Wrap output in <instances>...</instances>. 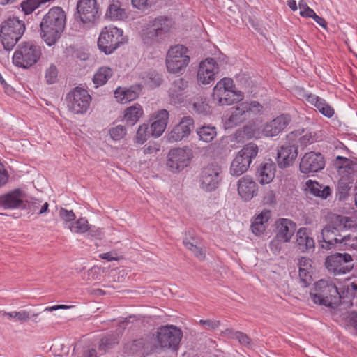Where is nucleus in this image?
<instances>
[{"instance_id": "obj_28", "label": "nucleus", "mask_w": 357, "mask_h": 357, "mask_svg": "<svg viewBox=\"0 0 357 357\" xmlns=\"http://www.w3.org/2000/svg\"><path fill=\"white\" fill-rule=\"evenodd\" d=\"M242 103L236 107L231 108L229 116L224 121L225 129H231L238 126L248 118Z\"/></svg>"}, {"instance_id": "obj_60", "label": "nucleus", "mask_w": 357, "mask_h": 357, "mask_svg": "<svg viewBox=\"0 0 357 357\" xmlns=\"http://www.w3.org/2000/svg\"><path fill=\"white\" fill-rule=\"evenodd\" d=\"M305 8L303 10L300 11V15L301 17H311L312 18L316 13L310 8L307 4H305Z\"/></svg>"}, {"instance_id": "obj_30", "label": "nucleus", "mask_w": 357, "mask_h": 357, "mask_svg": "<svg viewBox=\"0 0 357 357\" xmlns=\"http://www.w3.org/2000/svg\"><path fill=\"white\" fill-rule=\"evenodd\" d=\"M169 112L166 109H161L155 116V120L150 126L152 137H158L165 131L168 123Z\"/></svg>"}, {"instance_id": "obj_6", "label": "nucleus", "mask_w": 357, "mask_h": 357, "mask_svg": "<svg viewBox=\"0 0 357 357\" xmlns=\"http://www.w3.org/2000/svg\"><path fill=\"white\" fill-rule=\"evenodd\" d=\"M42 56L41 48L33 42L20 43L13 55V63L18 67L28 69L34 66Z\"/></svg>"}, {"instance_id": "obj_4", "label": "nucleus", "mask_w": 357, "mask_h": 357, "mask_svg": "<svg viewBox=\"0 0 357 357\" xmlns=\"http://www.w3.org/2000/svg\"><path fill=\"white\" fill-rule=\"evenodd\" d=\"M310 296L314 303L319 305L334 309L340 305L338 287L331 281L320 280L315 282Z\"/></svg>"}, {"instance_id": "obj_15", "label": "nucleus", "mask_w": 357, "mask_h": 357, "mask_svg": "<svg viewBox=\"0 0 357 357\" xmlns=\"http://www.w3.org/2000/svg\"><path fill=\"white\" fill-rule=\"evenodd\" d=\"M183 336L181 329L175 326H161L157 334V340L162 348H168L174 351L178 349Z\"/></svg>"}, {"instance_id": "obj_3", "label": "nucleus", "mask_w": 357, "mask_h": 357, "mask_svg": "<svg viewBox=\"0 0 357 357\" xmlns=\"http://www.w3.org/2000/svg\"><path fill=\"white\" fill-rule=\"evenodd\" d=\"M351 218L341 215H335L331 219L321 231V237L324 243L321 248L325 250H331L333 247L340 244V240L342 236L341 232L347 230L351 227Z\"/></svg>"}, {"instance_id": "obj_11", "label": "nucleus", "mask_w": 357, "mask_h": 357, "mask_svg": "<svg viewBox=\"0 0 357 357\" xmlns=\"http://www.w3.org/2000/svg\"><path fill=\"white\" fill-rule=\"evenodd\" d=\"M66 101L70 112L75 114H83L89 109L91 96L86 89L76 86L66 94Z\"/></svg>"}, {"instance_id": "obj_9", "label": "nucleus", "mask_w": 357, "mask_h": 357, "mask_svg": "<svg viewBox=\"0 0 357 357\" xmlns=\"http://www.w3.org/2000/svg\"><path fill=\"white\" fill-rule=\"evenodd\" d=\"M258 152V146L255 143L250 142L245 144L232 160L230 174L237 177L247 172Z\"/></svg>"}, {"instance_id": "obj_61", "label": "nucleus", "mask_w": 357, "mask_h": 357, "mask_svg": "<svg viewBox=\"0 0 357 357\" xmlns=\"http://www.w3.org/2000/svg\"><path fill=\"white\" fill-rule=\"evenodd\" d=\"M16 319L20 321H26L30 319L29 312L26 310L16 312Z\"/></svg>"}, {"instance_id": "obj_26", "label": "nucleus", "mask_w": 357, "mask_h": 357, "mask_svg": "<svg viewBox=\"0 0 357 357\" xmlns=\"http://www.w3.org/2000/svg\"><path fill=\"white\" fill-rule=\"evenodd\" d=\"M188 86V82L183 77H179L173 81L169 89V96L171 101L175 104L181 103L184 100V91Z\"/></svg>"}, {"instance_id": "obj_62", "label": "nucleus", "mask_w": 357, "mask_h": 357, "mask_svg": "<svg viewBox=\"0 0 357 357\" xmlns=\"http://www.w3.org/2000/svg\"><path fill=\"white\" fill-rule=\"evenodd\" d=\"M264 202L268 204H273L275 203V195L273 191L270 190L267 192L264 197Z\"/></svg>"}, {"instance_id": "obj_52", "label": "nucleus", "mask_w": 357, "mask_h": 357, "mask_svg": "<svg viewBox=\"0 0 357 357\" xmlns=\"http://www.w3.org/2000/svg\"><path fill=\"white\" fill-rule=\"evenodd\" d=\"M199 324L206 330L214 331L220 326V321L215 319H200Z\"/></svg>"}, {"instance_id": "obj_2", "label": "nucleus", "mask_w": 357, "mask_h": 357, "mask_svg": "<svg viewBox=\"0 0 357 357\" xmlns=\"http://www.w3.org/2000/svg\"><path fill=\"white\" fill-rule=\"evenodd\" d=\"M66 15L63 10L59 6L52 7L43 17L40 24V36L49 46L54 45L66 26Z\"/></svg>"}, {"instance_id": "obj_23", "label": "nucleus", "mask_w": 357, "mask_h": 357, "mask_svg": "<svg viewBox=\"0 0 357 357\" xmlns=\"http://www.w3.org/2000/svg\"><path fill=\"white\" fill-rule=\"evenodd\" d=\"M0 206L4 209L25 208L24 193L19 189H15L0 196Z\"/></svg>"}, {"instance_id": "obj_21", "label": "nucleus", "mask_w": 357, "mask_h": 357, "mask_svg": "<svg viewBox=\"0 0 357 357\" xmlns=\"http://www.w3.org/2000/svg\"><path fill=\"white\" fill-rule=\"evenodd\" d=\"M77 11L84 24L94 22L98 18L96 0H79L77 3Z\"/></svg>"}, {"instance_id": "obj_24", "label": "nucleus", "mask_w": 357, "mask_h": 357, "mask_svg": "<svg viewBox=\"0 0 357 357\" xmlns=\"http://www.w3.org/2000/svg\"><path fill=\"white\" fill-rule=\"evenodd\" d=\"M258 191L257 184L250 176L241 177L238 181V192L245 202L251 200Z\"/></svg>"}, {"instance_id": "obj_56", "label": "nucleus", "mask_w": 357, "mask_h": 357, "mask_svg": "<svg viewBox=\"0 0 357 357\" xmlns=\"http://www.w3.org/2000/svg\"><path fill=\"white\" fill-rule=\"evenodd\" d=\"M301 146H307L314 142L313 135L311 132H306L298 139Z\"/></svg>"}, {"instance_id": "obj_45", "label": "nucleus", "mask_w": 357, "mask_h": 357, "mask_svg": "<svg viewBox=\"0 0 357 357\" xmlns=\"http://www.w3.org/2000/svg\"><path fill=\"white\" fill-rule=\"evenodd\" d=\"M337 248L340 250H357V237L350 234L343 235Z\"/></svg>"}, {"instance_id": "obj_58", "label": "nucleus", "mask_w": 357, "mask_h": 357, "mask_svg": "<svg viewBox=\"0 0 357 357\" xmlns=\"http://www.w3.org/2000/svg\"><path fill=\"white\" fill-rule=\"evenodd\" d=\"M8 180V175L3 165L0 162V186L4 185Z\"/></svg>"}, {"instance_id": "obj_38", "label": "nucleus", "mask_w": 357, "mask_h": 357, "mask_svg": "<svg viewBox=\"0 0 357 357\" xmlns=\"http://www.w3.org/2000/svg\"><path fill=\"white\" fill-rule=\"evenodd\" d=\"M222 335L229 339L238 340L243 346L250 347L251 345L250 338L241 331H234L232 328H227L222 332Z\"/></svg>"}, {"instance_id": "obj_43", "label": "nucleus", "mask_w": 357, "mask_h": 357, "mask_svg": "<svg viewBox=\"0 0 357 357\" xmlns=\"http://www.w3.org/2000/svg\"><path fill=\"white\" fill-rule=\"evenodd\" d=\"M142 79L144 84L151 89L159 86L162 82L161 75L155 70L145 72L142 75Z\"/></svg>"}, {"instance_id": "obj_55", "label": "nucleus", "mask_w": 357, "mask_h": 357, "mask_svg": "<svg viewBox=\"0 0 357 357\" xmlns=\"http://www.w3.org/2000/svg\"><path fill=\"white\" fill-rule=\"evenodd\" d=\"M41 202L40 199L34 197H29V199H24V204L26 205V207H29L33 211L38 209Z\"/></svg>"}, {"instance_id": "obj_51", "label": "nucleus", "mask_w": 357, "mask_h": 357, "mask_svg": "<svg viewBox=\"0 0 357 357\" xmlns=\"http://www.w3.org/2000/svg\"><path fill=\"white\" fill-rule=\"evenodd\" d=\"M298 273L300 283L301 286L303 287H308L312 281V277L310 272L307 271V268L304 267H299Z\"/></svg>"}, {"instance_id": "obj_29", "label": "nucleus", "mask_w": 357, "mask_h": 357, "mask_svg": "<svg viewBox=\"0 0 357 357\" xmlns=\"http://www.w3.org/2000/svg\"><path fill=\"white\" fill-rule=\"evenodd\" d=\"M142 89V87L140 84H134L124 89L119 87L114 91V96L119 102L126 103L135 100Z\"/></svg>"}, {"instance_id": "obj_32", "label": "nucleus", "mask_w": 357, "mask_h": 357, "mask_svg": "<svg viewBox=\"0 0 357 357\" xmlns=\"http://www.w3.org/2000/svg\"><path fill=\"white\" fill-rule=\"evenodd\" d=\"M340 305L342 303L351 301L355 297L357 298V283L351 282V278L346 281L338 287Z\"/></svg>"}, {"instance_id": "obj_42", "label": "nucleus", "mask_w": 357, "mask_h": 357, "mask_svg": "<svg viewBox=\"0 0 357 357\" xmlns=\"http://www.w3.org/2000/svg\"><path fill=\"white\" fill-rule=\"evenodd\" d=\"M53 1L54 0H24L21 3V8L24 14L29 15L36 8L46 6L45 5L47 2Z\"/></svg>"}, {"instance_id": "obj_31", "label": "nucleus", "mask_w": 357, "mask_h": 357, "mask_svg": "<svg viewBox=\"0 0 357 357\" xmlns=\"http://www.w3.org/2000/svg\"><path fill=\"white\" fill-rule=\"evenodd\" d=\"M275 164L271 160L261 163L257 171V176L259 183L261 184L271 183L275 177Z\"/></svg>"}, {"instance_id": "obj_8", "label": "nucleus", "mask_w": 357, "mask_h": 357, "mask_svg": "<svg viewBox=\"0 0 357 357\" xmlns=\"http://www.w3.org/2000/svg\"><path fill=\"white\" fill-rule=\"evenodd\" d=\"M213 98L220 105H230L241 102L244 93L235 90L234 81L231 78H222L213 88Z\"/></svg>"}, {"instance_id": "obj_46", "label": "nucleus", "mask_w": 357, "mask_h": 357, "mask_svg": "<svg viewBox=\"0 0 357 357\" xmlns=\"http://www.w3.org/2000/svg\"><path fill=\"white\" fill-rule=\"evenodd\" d=\"M151 136V129L148 123L139 126L136 133V141L139 144H144Z\"/></svg>"}, {"instance_id": "obj_18", "label": "nucleus", "mask_w": 357, "mask_h": 357, "mask_svg": "<svg viewBox=\"0 0 357 357\" xmlns=\"http://www.w3.org/2000/svg\"><path fill=\"white\" fill-rule=\"evenodd\" d=\"M297 94L301 99L314 106L323 116L331 118L334 115V109L325 99L307 92L303 88H298L297 89Z\"/></svg>"}, {"instance_id": "obj_44", "label": "nucleus", "mask_w": 357, "mask_h": 357, "mask_svg": "<svg viewBox=\"0 0 357 357\" xmlns=\"http://www.w3.org/2000/svg\"><path fill=\"white\" fill-rule=\"evenodd\" d=\"M118 343L119 335L116 333H107L101 338L99 349L106 351L113 348Z\"/></svg>"}, {"instance_id": "obj_48", "label": "nucleus", "mask_w": 357, "mask_h": 357, "mask_svg": "<svg viewBox=\"0 0 357 357\" xmlns=\"http://www.w3.org/2000/svg\"><path fill=\"white\" fill-rule=\"evenodd\" d=\"M245 110L248 114V118L250 114L253 113L254 114H261L263 111V106L257 101H251L242 102Z\"/></svg>"}, {"instance_id": "obj_39", "label": "nucleus", "mask_w": 357, "mask_h": 357, "mask_svg": "<svg viewBox=\"0 0 357 357\" xmlns=\"http://www.w3.org/2000/svg\"><path fill=\"white\" fill-rule=\"evenodd\" d=\"M112 75V70L107 66L100 68L95 73L93 82L97 86H102L107 83Z\"/></svg>"}, {"instance_id": "obj_17", "label": "nucleus", "mask_w": 357, "mask_h": 357, "mask_svg": "<svg viewBox=\"0 0 357 357\" xmlns=\"http://www.w3.org/2000/svg\"><path fill=\"white\" fill-rule=\"evenodd\" d=\"M325 167L324 156L319 152L310 151L305 153L299 164V170L303 174H313Z\"/></svg>"}, {"instance_id": "obj_63", "label": "nucleus", "mask_w": 357, "mask_h": 357, "mask_svg": "<svg viewBox=\"0 0 357 357\" xmlns=\"http://www.w3.org/2000/svg\"><path fill=\"white\" fill-rule=\"evenodd\" d=\"M195 257H196L198 259L203 261L206 257L205 252L203 251L202 248L196 247L195 250L192 252Z\"/></svg>"}, {"instance_id": "obj_40", "label": "nucleus", "mask_w": 357, "mask_h": 357, "mask_svg": "<svg viewBox=\"0 0 357 357\" xmlns=\"http://www.w3.org/2000/svg\"><path fill=\"white\" fill-rule=\"evenodd\" d=\"M343 320L346 329L351 333L357 335V312H347L343 315Z\"/></svg>"}, {"instance_id": "obj_27", "label": "nucleus", "mask_w": 357, "mask_h": 357, "mask_svg": "<svg viewBox=\"0 0 357 357\" xmlns=\"http://www.w3.org/2000/svg\"><path fill=\"white\" fill-rule=\"evenodd\" d=\"M271 217V211L269 209L264 208L255 218L250 228L255 236H261L264 234L268 225V222Z\"/></svg>"}, {"instance_id": "obj_53", "label": "nucleus", "mask_w": 357, "mask_h": 357, "mask_svg": "<svg viewBox=\"0 0 357 357\" xmlns=\"http://www.w3.org/2000/svg\"><path fill=\"white\" fill-rule=\"evenodd\" d=\"M59 216L66 222H73L76 218L73 210H68L64 208H60Z\"/></svg>"}, {"instance_id": "obj_36", "label": "nucleus", "mask_w": 357, "mask_h": 357, "mask_svg": "<svg viewBox=\"0 0 357 357\" xmlns=\"http://www.w3.org/2000/svg\"><path fill=\"white\" fill-rule=\"evenodd\" d=\"M105 16L113 20H123L127 17V14L119 1H112L107 9Z\"/></svg>"}, {"instance_id": "obj_33", "label": "nucleus", "mask_w": 357, "mask_h": 357, "mask_svg": "<svg viewBox=\"0 0 357 357\" xmlns=\"http://www.w3.org/2000/svg\"><path fill=\"white\" fill-rule=\"evenodd\" d=\"M296 245L302 252L307 251L314 248V241L308 234L305 227L300 228L296 233Z\"/></svg>"}, {"instance_id": "obj_22", "label": "nucleus", "mask_w": 357, "mask_h": 357, "mask_svg": "<svg viewBox=\"0 0 357 357\" xmlns=\"http://www.w3.org/2000/svg\"><path fill=\"white\" fill-rule=\"evenodd\" d=\"M289 115L282 114L266 123L262 128V134L266 137H275L281 133L290 123Z\"/></svg>"}, {"instance_id": "obj_64", "label": "nucleus", "mask_w": 357, "mask_h": 357, "mask_svg": "<svg viewBox=\"0 0 357 357\" xmlns=\"http://www.w3.org/2000/svg\"><path fill=\"white\" fill-rule=\"evenodd\" d=\"M148 0H131L133 7L137 9H143L147 5Z\"/></svg>"}, {"instance_id": "obj_37", "label": "nucleus", "mask_w": 357, "mask_h": 357, "mask_svg": "<svg viewBox=\"0 0 357 357\" xmlns=\"http://www.w3.org/2000/svg\"><path fill=\"white\" fill-rule=\"evenodd\" d=\"M199 139L204 142H211L217 135V129L211 125H203L196 129Z\"/></svg>"}, {"instance_id": "obj_41", "label": "nucleus", "mask_w": 357, "mask_h": 357, "mask_svg": "<svg viewBox=\"0 0 357 357\" xmlns=\"http://www.w3.org/2000/svg\"><path fill=\"white\" fill-rule=\"evenodd\" d=\"M192 104L194 112L197 114L207 116L211 113L210 106L202 97H194Z\"/></svg>"}, {"instance_id": "obj_14", "label": "nucleus", "mask_w": 357, "mask_h": 357, "mask_svg": "<svg viewBox=\"0 0 357 357\" xmlns=\"http://www.w3.org/2000/svg\"><path fill=\"white\" fill-rule=\"evenodd\" d=\"M296 136V133L292 132L287 137L291 141ZM298 149L297 142L292 141L286 142L278 149L276 161L279 168L285 169L293 165L298 156Z\"/></svg>"}, {"instance_id": "obj_19", "label": "nucleus", "mask_w": 357, "mask_h": 357, "mask_svg": "<svg viewBox=\"0 0 357 357\" xmlns=\"http://www.w3.org/2000/svg\"><path fill=\"white\" fill-rule=\"evenodd\" d=\"M194 128L195 121L193 118L190 116H183L167 135V141L173 143L185 139L188 137Z\"/></svg>"}, {"instance_id": "obj_54", "label": "nucleus", "mask_w": 357, "mask_h": 357, "mask_svg": "<svg viewBox=\"0 0 357 357\" xmlns=\"http://www.w3.org/2000/svg\"><path fill=\"white\" fill-rule=\"evenodd\" d=\"M282 241H280V238H278V237L275 236L273 239H272L270 241L269 243V248L270 250L274 252L278 253L280 251L282 248V243H283Z\"/></svg>"}, {"instance_id": "obj_12", "label": "nucleus", "mask_w": 357, "mask_h": 357, "mask_svg": "<svg viewBox=\"0 0 357 357\" xmlns=\"http://www.w3.org/2000/svg\"><path fill=\"white\" fill-rule=\"evenodd\" d=\"M353 260L349 253L335 252L325 258L324 266L327 271L334 276L344 275L354 268Z\"/></svg>"}, {"instance_id": "obj_16", "label": "nucleus", "mask_w": 357, "mask_h": 357, "mask_svg": "<svg viewBox=\"0 0 357 357\" xmlns=\"http://www.w3.org/2000/svg\"><path fill=\"white\" fill-rule=\"evenodd\" d=\"M192 155V151L188 148L171 149L168 153L167 165L172 172H180L188 166Z\"/></svg>"}, {"instance_id": "obj_7", "label": "nucleus", "mask_w": 357, "mask_h": 357, "mask_svg": "<svg viewBox=\"0 0 357 357\" xmlns=\"http://www.w3.org/2000/svg\"><path fill=\"white\" fill-rule=\"evenodd\" d=\"M126 42L122 29L109 26L102 29L98 39V47L101 52L109 55Z\"/></svg>"}, {"instance_id": "obj_50", "label": "nucleus", "mask_w": 357, "mask_h": 357, "mask_svg": "<svg viewBox=\"0 0 357 357\" xmlns=\"http://www.w3.org/2000/svg\"><path fill=\"white\" fill-rule=\"evenodd\" d=\"M111 138L114 141H119L126 135V128L124 126L118 125L109 130Z\"/></svg>"}, {"instance_id": "obj_5", "label": "nucleus", "mask_w": 357, "mask_h": 357, "mask_svg": "<svg viewBox=\"0 0 357 357\" xmlns=\"http://www.w3.org/2000/svg\"><path fill=\"white\" fill-rule=\"evenodd\" d=\"M26 30L24 22L17 17H9L0 26V41L6 51H10Z\"/></svg>"}, {"instance_id": "obj_59", "label": "nucleus", "mask_w": 357, "mask_h": 357, "mask_svg": "<svg viewBox=\"0 0 357 357\" xmlns=\"http://www.w3.org/2000/svg\"><path fill=\"white\" fill-rule=\"evenodd\" d=\"M99 257L102 259H105L107 261H117L119 259L116 252H105L100 254Z\"/></svg>"}, {"instance_id": "obj_20", "label": "nucleus", "mask_w": 357, "mask_h": 357, "mask_svg": "<svg viewBox=\"0 0 357 357\" xmlns=\"http://www.w3.org/2000/svg\"><path fill=\"white\" fill-rule=\"evenodd\" d=\"M219 72V67L215 59L206 58L199 64L197 72V80L202 84L213 83L215 75Z\"/></svg>"}, {"instance_id": "obj_13", "label": "nucleus", "mask_w": 357, "mask_h": 357, "mask_svg": "<svg viewBox=\"0 0 357 357\" xmlns=\"http://www.w3.org/2000/svg\"><path fill=\"white\" fill-rule=\"evenodd\" d=\"M222 167L217 164H208L201 170L199 177L200 188L205 192L215 190L222 181Z\"/></svg>"}, {"instance_id": "obj_49", "label": "nucleus", "mask_w": 357, "mask_h": 357, "mask_svg": "<svg viewBox=\"0 0 357 357\" xmlns=\"http://www.w3.org/2000/svg\"><path fill=\"white\" fill-rule=\"evenodd\" d=\"M58 70L54 64H51L45 73V79L47 84H53L58 82Z\"/></svg>"}, {"instance_id": "obj_47", "label": "nucleus", "mask_w": 357, "mask_h": 357, "mask_svg": "<svg viewBox=\"0 0 357 357\" xmlns=\"http://www.w3.org/2000/svg\"><path fill=\"white\" fill-rule=\"evenodd\" d=\"M69 228L75 233H85L89 229V224L85 218H79L73 221Z\"/></svg>"}, {"instance_id": "obj_57", "label": "nucleus", "mask_w": 357, "mask_h": 357, "mask_svg": "<svg viewBox=\"0 0 357 357\" xmlns=\"http://www.w3.org/2000/svg\"><path fill=\"white\" fill-rule=\"evenodd\" d=\"M88 234L95 238H101L103 236L102 229L97 228L94 226L89 225V229L87 230Z\"/></svg>"}, {"instance_id": "obj_10", "label": "nucleus", "mask_w": 357, "mask_h": 357, "mask_svg": "<svg viewBox=\"0 0 357 357\" xmlns=\"http://www.w3.org/2000/svg\"><path fill=\"white\" fill-rule=\"evenodd\" d=\"M165 63L167 70L170 73H178L184 70L190 63L188 49L180 44L170 47Z\"/></svg>"}, {"instance_id": "obj_35", "label": "nucleus", "mask_w": 357, "mask_h": 357, "mask_svg": "<svg viewBox=\"0 0 357 357\" xmlns=\"http://www.w3.org/2000/svg\"><path fill=\"white\" fill-rule=\"evenodd\" d=\"M305 184L307 188L314 196L326 199L331 195V190L328 185H321L319 182L312 180L307 181Z\"/></svg>"}, {"instance_id": "obj_34", "label": "nucleus", "mask_w": 357, "mask_h": 357, "mask_svg": "<svg viewBox=\"0 0 357 357\" xmlns=\"http://www.w3.org/2000/svg\"><path fill=\"white\" fill-rule=\"evenodd\" d=\"M144 111L142 107L136 103L124 111L123 121H126L127 125L134 126L139 120L143 115Z\"/></svg>"}, {"instance_id": "obj_1", "label": "nucleus", "mask_w": 357, "mask_h": 357, "mask_svg": "<svg viewBox=\"0 0 357 357\" xmlns=\"http://www.w3.org/2000/svg\"><path fill=\"white\" fill-rule=\"evenodd\" d=\"M174 24V21L169 16L149 17L139 31L143 44L147 47H155L162 44L169 36Z\"/></svg>"}, {"instance_id": "obj_25", "label": "nucleus", "mask_w": 357, "mask_h": 357, "mask_svg": "<svg viewBox=\"0 0 357 357\" xmlns=\"http://www.w3.org/2000/svg\"><path fill=\"white\" fill-rule=\"evenodd\" d=\"M277 234L276 236L284 243L291 241L295 233L296 225L291 220L280 218L276 222Z\"/></svg>"}]
</instances>
